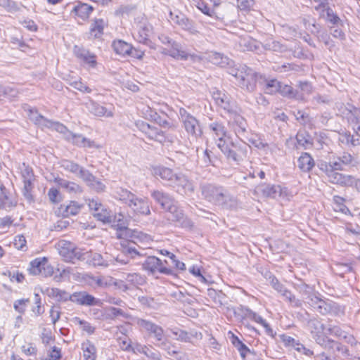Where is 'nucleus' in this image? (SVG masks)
Listing matches in <instances>:
<instances>
[{"mask_svg":"<svg viewBox=\"0 0 360 360\" xmlns=\"http://www.w3.org/2000/svg\"><path fill=\"white\" fill-rule=\"evenodd\" d=\"M210 129L217 147L229 160L240 162L246 157V150L237 147L232 143L221 124L214 122L210 124Z\"/></svg>","mask_w":360,"mask_h":360,"instance_id":"f257e3e1","label":"nucleus"},{"mask_svg":"<svg viewBox=\"0 0 360 360\" xmlns=\"http://www.w3.org/2000/svg\"><path fill=\"white\" fill-rule=\"evenodd\" d=\"M201 191L205 199L222 208L236 209L238 206L237 199L221 187L205 184L201 186Z\"/></svg>","mask_w":360,"mask_h":360,"instance_id":"f03ea898","label":"nucleus"},{"mask_svg":"<svg viewBox=\"0 0 360 360\" xmlns=\"http://www.w3.org/2000/svg\"><path fill=\"white\" fill-rule=\"evenodd\" d=\"M229 74L236 78V84L248 91H253L256 87L257 73L245 65L231 68Z\"/></svg>","mask_w":360,"mask_h":360,"instance_id":"7ed1b4c3","label":"nucleus"},{"mask_svg":"<svg viewBox=\"0 0 360 360\" xmlns=\"http://www.w3.org/2000/svg\"><path fill=\"white\" fill-rule=\"evenodd\" d=\"M262 194L268 198L280 199L283 201H289L293 196L287 188L279 185H266L258 188Z\"/></svg>","mask_w":360,"mask_h":360,"instance_id":"20e7f679","label":"nucleus"},{"mask_svg":"<svg viewBox=\"0 0 360 360\" xmlns=\"http://www.w3.org/2000/svg\"><path fill=\"white\" fill-rule=\"evenodd\" d=\"M56 248L59 254L65 261L73 262L74 259H79L82 257V250L77 248L70 241L61 240L56 244Z\"/></svg>","mask_w":360,"mask_h":360,"instance_id":"39448f33","label":"nucleus"},{"mask_svg":"<svg viewBox=\"0 0 360 360\" xmlns=\"http://www.w3.org/2000/svg\"><path fill=\"white\" fill-rule=\"evenodd\" d=\"M80 260H86V262L94 266H108L110 264H114L115 262H119L122 264H126L129 262L128 259H120V257H116L112 260L108 261L104 259L103 256L97 252H92L91 251L84 252L82 250V257Z\"/></svg>","mask_w":360,"mask_h":360,"instance_id":"423d86ee","label":"nucleus"},{"mask_svg":"<svg viewBox=\"0 0 360 360\" xmlns=\"http://www.w3.org/2000/svg\"><path fill=\"white\" fill-rule=\"evenodd\" d=\"M28 271L30 274L44 276H51L53 273V266L49 263L48 259L45 257H38L30 262Z\"/></svg>","mask_w":360,"mask_h":360,"instance_id":"0eeeda50","label":"nucleus"},{"mask_svg":"<svg viewBox=\"0 0 360 360\" xmlns=\"http://www.w3.org/2000/svg\"><path fill=\"white\" fill-rule=\"evenodd\" d=\"M179 116L188 134L195 136L201 134L200 127L195 117L188 113L184 108L179 109Z\"/></svg>","mask_w":360,"mask_h":360,"instance_id":"6e6552de","label":"nucleus"},{"mask_svg":"<svg viewBox=\"0 0 360 360\" xmlns=\"http://www.w3.org/2000/svg\"><path fill=\"white\" fill-rule=\"evenodd\" d=\"M136 323L141 331L146 332L150 336L155 338L157 341L160 342L163 340L164 330L161 326L143 319H137Z\"/></svg>","mask_w":360,"mask_h":360,"instance_id":"1a4fd4ad","label":"nucleus"},{"mask_svg":"<svg viewBox=\"0 0 360 360\" xmlns=\"http://www.w3.org/2000/svg\"><path fill=\"white\" fill-rule=\"evenodd\" d=\"M88 205L93 212V215L98 220L103 223H110L112 215L111 212L105 208L97 199L89 200Z\"/></svg>","mask_w":360,"mask_h":360,"instance_id":"9d476101","label":"nucleus"},{"mask_svg":"<svg viewBox=\"0 0 360 360\" xmlns=\"http://www.w3.org/2000/svg\"><path fill=\"white\" fill-rule=\"evenodd\" d=\"M165 264H167L166 260L163 262L156 257H148L143 264V268L153 274L157 272L167 275L171 274L172 270L168 269Z\"/></svg>","mask_w":360,"mask_h":360,"instance_id":"9b49d317","label":"nucleus"},{"mask_svg":"<svg viewBox=\"0 0 360 360\" xmlns=\"http://www.w3.org/2000/svg\"><path fill=\"white\" fill-rule=\"evenodd\" d=\"M329 181L332 184H338L342 186H353L356 188V182L359 179L352 175L345 174L337 171L330 170L328 172Z\"/></svg>","mask_w":360,"mask_h":360,"instance_id":"f8f14e48","label":"nucleus"},{"mask_svg":"<svg viewBox=\"0 0 360 360\" xmlns=\"http://www.w3.org/2000/svg\"><path fill=\"white\" fill-rule=\"evenodd\" d=\"M73 54L84 65L94 68L96 65V56L94 53L77 45L73 47Z\"/></svg>","mask_w":360,"mask_h":360,"instance_id":"ddd939ff","label":"nucleus"},{"mask_svg":"<svg viewBox=\"0 0 360 360\" xmlns=\"http://www.w3.org/2000/svg\"><path fill=\"white\" fill-rule=\"evenodd\" d=\"M174 187L176 191L182 195H191L194 192L193 184L184 174H178L175 176Z\"/></svg>","mask_w":360,"mask_h":360,"instance_id":"4468645a","label":"nucleus"},{"mask_svg":"<svg viewBox=\"0 0 360 360\" xmlns=\"http://www.w3.org/2000/svg\"><path fill=\"white\" fill-rule=\"evenodd\" d=\"M308 328L315 341L321 345H326L325 339L326 327L318 319H311L308 322Z\"/></svg>","mask_w":360,"mask_h":360,"instance_id":"2eb2a0df","label":"nucleus"},{"mask_svg":"<svg viewBox=\"0 0 360 360\" xmlns=\"http://www.w3.org/2000/svg\"><path fill=\"white\" fill-rule=\"evenodd\" d=\"M88 110L95 116L104 117L106 118L112 117L114 116L115 108L112 105L107 107L102 105L93 100H89L86 103Z\"/></svg>","mask_w":360,"mask_h":360,"instance_id":"dca6fc26","label":"nucleus"},{"mask_svg":"<svg viewBox=\"0 0 360 360\" xmlns=\"http://www.w3.org/2000/svg\"><path fill=\"white\" fill-rule=\"evenodd\" d=\"M163 54L169 55L174 58L181 60L191 59L193 61L200 60V58L198 55L189 54L181 49L179 44L173 42L171 46V49H164L162 51Z\"/></svg>","mask_w":360,"mask_h":360,"instance_id":"f3484780","label":"nucleus"},{"mask_svg":"<svg viewBox=\"0 0 360 360\" xmlns=\"http://www.w3.org/2000/svg\"><path fill=\"white\" fill-rule=\"evenodd\" d=\"M136 126L149 139L161 141L163 135L162 131L155 124H150L145 122H138Z\"/></svg>","mask_w":360,"mask_h":360,"instance_id":"a211bd4d","label":"nucleus"},{"mask_svg":"<svg viewBox=\"0 0 360 360\" xmlns=\"http://www.w3.org/2000/svg\"><path fill=\"white\" fill-rule=\"evenodd\" d=\"M71 302L79 305L94 306L100 305L101 302L85 291L74 292L71 295Z\"/></svg>","mask_w":360,"mask_h":360,"instance_id":"6ab92c4d","label":"nucleus"},{"mask_svg":"<svg viewBox=\"0 0 360 360\" xmlns=\"http://www.w3.org/2000/svg\"><path fill=\"white\" fill-rule=\"evenodd\" d=\"M229 124L233 128L237 136L245 131L247 127L246 122L238 112L237 108L229 113Z\"/></svg>","mask_w":360,"mask_h":360,"instance_id":"aec40b11","label":"nucleus"},{"mask_svg":"<svg viewBox=\"0 0 360 360\" xmlns=\"http://www.w3.org/2000/svg\"><path fill=\"white\" fill-rule=\"evenodd\" d=\"M62 167L66 171L73 173L82 179H86L89 181L91 178V174L89 171L72 161L67 160H63L62 162Z\"/></svg>","mask_w":360,"mask_h":360,"instance_id":"412c9836","label":"nucleus"},{"mask_svg":"<svg viewBox=\"0 0 360 360\" xmlns=\"http://www.w3.org/2000/svg\"><path fill=\"white\" fill-rule=\"evenodd\" d=\"M271 285L278 292L281 294L288 301H289L293 306L300 307L301 302L296 299L295 297L288 290H286L281 283H279L278 279L275 277H270Z\"/></svg>","mask_w":360,"mask_h":360,"instance_id":"4be33fe9","label":"nucleus"},{"mask_svg":"<svg viewBox=\"0 0 360 360\" xmlns=\"http://www.w3.org/2000/svg\"><path fill=\"white\" fill-rule=\"evenodd\" d=\"M135 213L148 215L150 214L149 203L147 199L134 196L132 202L128 205Z\"/></svg>","mask_w":360,"mask_h":360,"instance_id":"5701e85b","label":"nucleus"},{"mask_svg":"<svg viewBox=\"0 0 360 360\" xmlns=\"http://www.w3.org/2000/svg\"><path fill=\"white\" fill-rule=\"evenodd\" d=\"M198 56L200 58V60L206 59L214 65H219L223 68L230 65L231 63L227 56L217 52L212 51L206 53L205 56Z\"/></svg>","mask_w":360,"mask_h":360,"instance_id":"b1692460","label":"nucleus"},{"mask_svg":"<svg viewBox=\"0 0 360 360\" xmlns=\"http://www.w3.org/2000/svg\"><path fill=\"white\" fill-rule=\"evenodd\" d=\"M151 196L163 209L166 210H167L168 208L174 203L173 198L168 193L162 191H153L151 192Z\"/></svg>","mask_w":360,"mask_h":360,"instance_id":"393cba45","label":"nucleus"},{"mask_svg":"<svg viewBox=\"0 0 360 360\" xmlns=\"http://www.w3.org/2000/svg\"><path fill=\"white\" fill-rule=\"evenodd\" d=\"M67 141L72 143V144L83 148H94L97 147L95 143L82 134H74L72 131L68 134Z\"/></svg>","mask_w":360,"mask_h":360,"instance_id":"a878e982","label":"nucleus"},{"mask_svg":"<svg viewBox=\"0 0 360 360\" xmlns=\"http://www.w3.org/2000/svg\"><path fill=\"white\" fill-rule=\"evenodd\" d=\"M17 204L16 199L9 195L5 187L0 184V208L1 209H11L15 207Z\"/></svg>","mask_w":360,"mask_h":360,"instance_id":"bb28decb","label":"nucleus"},{"mask_svg":"<svg viewBox=\"0 0 360 360\" xmlns=\"http://www.w3.org/2000/svg\"><path fill=\"white\" fill-rule=\"evenodd\" d=\"M153 33V26L148 22H140L136 39L142 44H148V38Z\"/></svg>","mask_w":360,"mask_h":360,"instance_id":"cd10ccee","label":"nucleus"},{"mask_svg":"<svg viewBox=\"0 0 360 360\" xmlns=\"http://www.w3.org/2000/svg\"><path fill=\"white\" fill-rule=\"evenodd\" d=\"M21 176L24 182L25 195L29 198L30 197V190L33 180L32 169L23 164L21 168Z\"/></svg>","mask_w":360,"mask_h":360,"instance_id":"c85d7f7f","label":"nucleus"},{"mask_svg":"<svg viewBox=\"0 0 360 360\" xmlns=\"http://www.w3.org/2000/svg\"><path fill=\"white\" fill-rule=\"evenodd\" d=\"M152 174L155 177H160L162 180L170 181L174 184L175 176L178 174H174L172 170L164 167H155L153 168Z\"/></svg>","mask_w":360,"mask_h":360,"instance_id":"c756f323","label":"nucleus"},{"mask_svg":"<svg viewBox=\"0 0 360 360\" xmlns=\"http://www.w3.org/2000/svg\"><path fill=\"white\" fill-rule=\"evenodd\" d=\"M82 208V205L76 201H71L68 205H61L58 208V214L65 217L76 215Z\"/></svg>","mask_w":360,"mask_h":360,"instance_id":"7c9ffc66","label":"nucleus"},{"mask_svg":"<svg viewBox=\"0 0 360 360\" xmlns=\"http://www.w3.org/2000/svg\"><path fill=\"white\" fill-rule=\"evenodd\" d=\"M238 44L240 49L243 51H257L259 49L261 44L260 42L248 35L240 37L238 41Z\"/></svg>","mask_w":360,"mask_h":360,"instance_id":"2f4dec72","label":"nucleus"},{"mask_svg":"<svg viewBox=\"0 0 360 360\" xmlns=\"http://www.w3.org/2000/svg\"><path fill=\"white\" fill-rule=\"evenodd\" d=\"M167 211L170 214L169 218L174 221L179 222L182 226H190V221L184 217V214L174 203L168 208Z\"/></svg>","mask_w":360,"mask_h":360,"instance_id":"473e14b6","label":"nucleus"},{"mask_svg":"<svg viewBox=\"0 0 360 360\" xmlns=\"http://www.w3.org/2000/svg\"><path fill=\"white\" fill-rule=\"evenodd\" d=\"M93 7L87 4L78 2L73 8L72 12L82 20L87 19L93 11Z\"/></svg>","mask_w":360,"mask_h":360,"instance_id":"72a5a7b5","label":"nucleus"},{"mask_svg":"<svg viewBox=\"0 0 360 360\" xmlns=\"http://www.w3.org/2000/svg\"><path fill=\"white\" fill-rule=\"evenodd\" d=\"M56 182L60 188L64 189L70 193H80L82 191L81 187L76 183L69 181L63 179H56Z\"/></svg>","mask_w":360,"mask_h":360,"instance_id":"f704fd0d","label":"nucleus"},{"mask_svg":"<svg viewBox=\"0 0 360 360\" xmlns=\"http://www.w3.org/2000/svg\"><path fill=\"white\" fill-rule=\"evenodd\" d=\"M309 304L321 314H326L330 311V305L323 300L316 296L310 298Z\"/></svg>","mask_w":360,"mask_h":360,"instance_id":"c9c22d12","label":"nucleus"},{"mask_svg":"<svg viewBox=\"0 0 360 360\" xmlns=\"http://www.w3.org/2000/svg\"><path fill=\"white\" fill-rule=\"evenodd\" d=\"M297 162L299 168L303 172H309L314 166V159L307 153H302Z\"/></svg>","mask_w":360,"mask_h":360,"instance_id":"e433bc0d","label":"nucleus"},{"mask_svg":"<svg viewBox=\"0 0 360 360\" xmlns=\"http://www.w3.org/2000/svg\"><path fill=\"white\" fill-rule=\"evenodd\" d=\"M82 349L84 360H96V349L92 342L86 340L82 344Z\"/></svg>","mask_w":360,"mask_h":360,"instance_id":"4c0bfd02","label":"nucleus"},{"mask_svg":"<svg viewBox=\"0 0 360 360\" xmlns=\"http://www.w3.org/2000/svg\"><path fill=\"white\" fill-rule=\"evenodd\" d=\"M278 93H280L282 96L288 98H295L297 100L301 101H303L304 99L303 96H299V91L297 90L295 91L291 86L284 84L281 82Z\"/></svg>","mask_w":360,"mask_h":360,"instance_id":"58836bf2","label":"nucleus"},{"mask_svg":"<svg viewBox=\"0 0 360 360\" xmlns=\"http://www.w3.org/2000/svg\"><path fill=\"white\" fill-rule=\"evenodd\" d=\"M112 46L115 52L120 56H128L129 51L131 50V44L122 40H115Z\"/></svg>","mask_w":360,"mask_h":360,"instance_id":"ea45409f","label":"nucleus"},{"mask_svg":"<svg viewBox=\"0 0 360 360\" xmlns=\"http://www.w3.org/2000/svg\"><path fill=\"white\" fill-rule=\"evenodd\" d=\"M58 271H60L59 275L56 274L54 277V279L58 282L61 281L63 278L69 280L73 278L76 281L80 278V274L75 273L74 269L71 268L63 269L62 271L58 269Z\"/></svg>","mask_w":360,"mask_h":360,"instance_id":"a19ab883","label":"nucleus"},{"mask_svg":"<svg viewBox=\"0 0 360 360\" xmlns=\"http://www.w3.org/2000/svg\"><path fill=\"white\" fill-rule=\"evenodd\" d=\"M263 46L267 49L275 52L283 53L286 47L280 41L274 39H267L263 43Z\"/></svg>","mask_w":360,"mask_h":360,"instance_id":"79ce46f5","label":"nucleus"},{"mask_svg":"<svg viewBox=\"0 0 360 360\" xmlns=\"http://www.w3.org/2000/svg\"><path fill=\"white\" fill-rule=\"evenodd\" d=\"M88 283L94 288L106 287L110 285L112 282V278L102 276L94 277L88 276Z\"/></svg>","mask_w":360,"mask_h":360,"instance_id":"37998d69","label":"nucleus"},{"mask_svg":"<svg viewBox=\"0 0 360 360\" xmlns=\"http://www.w3.org/2000/svg\"><path fill=\"white\" fill-rule=\"evenodd\" d=\"M326 335L325 339L326 340V343L330 342V341L328 339V335H334L335 337L340 338H347V333L344 332L340 327L336 326L328 325L326 327Z\"/></svg>","mask_w":360,"mask_h":360,"instance_id":"c03bdc74","label":"nucleus"},{"mask_svg":"<svg viewBox=\"0 0 360 360\" xmlns=\"http://www.w3.org/2000/svg\"><path fill=\"white\" fill-rule=\"evenodd\" d=\"M105 26V22L102 19L96 20L94 23L91 25V27L90 30V36L92 38H98L100 37L103 32V28Z\"/></svg>","mask_w":360,"mask_h":360,"instance_id":"a18cd8bd","label":"nucleus"},{"mask_svg":"<svg viewBox=\"0 0 360 360\" xmlns=\"http://www.w3.org/2000/svg\"><path fill=\"white\" fill-rule=\"evenodd\" d=\"M134 196L135 195L131 191L122 188L117 191L115 195V198L117 199L124 202L127 205H129V203L132 202Z\"/></svg>","mask_w":360,"mask_h":360,"instance_id":"49530a36","label":"nucleus"},{"mask_svg":"<svg viewBox=\"0 0 360 360\" xmlns=\"http://www.w3.org/2000/svg\"><path fill=\"white\" fill-rule=\"evenodd\" d=\"M49 296L53 297L58 302L71 301V295L59 288H52L49 291Z\"/></svg>","mask_w":360,"mask_h":360,"instance_id":"de8ad7c7","label":"nucleus"},{"mask_svg":"<svg viewBox=\"0 0 360 360\" xmlns=\"http://www.w3.org/2000/svg\"><path fill=\"white\" fill-rule=\"evenodd\" d=\"M345 199L340 196H334L333 200V208L334 211L342 212L345 214H350L349 210L345 205Z\"/></svg>","mask_w":360,"mask_h":360,"instance_id":"09e8293b","label":"nucleus"},{"mask_svg":"<svg viewBox=\"0 0 360 360\" xmlns=\"http://www.w3.org/2000/svg\"><path fill=\"white\" fill-rule=\"evenodd\" d=\"M170 18L174 23L179 25L184 30H189L192 28L190 21L182 15H174L170 13Z\"/></svg>","mask_w":360,"mask_h":360,"instance_id":"8fccbe9b","label":"nucleus"},{"mask_svg":"<svg viewBox=\"0 0 360 360\" xmlns=\"http://www.w3.org/2000/svg\"><path fill=\"white\" fill-rule=\"evenodd\" d=\"M348 120L354 124V130L360 136V109L354 107Z\"/></svg>","mask_w":360,"mask_h":360,"instance_id":"3c124183","label":"nucleus"},{"mask_svg":"<svg viewBox=\"0 0 360 360\" xmlns=\"http://www.w3.org/2000/svg\"><path fill=\"white\" fill-rule=\"evenodd\" d=\"M45 127L52 129L56 130V131L63 134L64 138L65 139H67V138L68 136V134L71 132L63 124L58 122H53V121L49 120L46 122Z\"/></svg>","mask_w":360,"mask_h":360,"instance_id":"603ef678","label":"nucleus"},{"mask_svg":"<svg viewBox=\"0 0 360 360\" xmlns=\"http://www.w3.org/2000/svg\"><path fill=\"white\" fill-rule=\"evenodd\" d=\"M217 104L226 110L229 114L237 108L235 103L231 101L226 94H225L224 97L217 103Z\"/></svg>","mask_w":360,"mask_h":360,"instance_id":"864d4df0","label":"nucleus"},{"mask_svg":"<svg viewBox=\"0 0 360 360\" xmlns=\"http://www.w3.org/2000/svg\"><path fill=\"white\" fill-rule=\"evenodd\" d=\"M134 243L135 242H124V243H121L122 252L129 255L131 258H134L136 255H141L142 254L136 249Z\"/></svg>","mask_w":360,"mask_h":360,"instance_id":"5fc2aeb1","label":"nucleus"},{"mask_svg":"<svg viewBox=\"0 0 360 360\" xmlns=\"http://www.w3.org/2000/svg\"><path fill=\"white\" fill-rule=\"evenodd\" d=\"M72 322L76 325L79 326L81 329L87 333L88 334H92L94 332L95 328L87 321L81 320L78 317H74L72 319Z\"/></svg>","mask_w":360,"mask_h":360,"instance_id":"6e6d98bb","label":"nucleus"},{"mask_svg":"<svg viewBox=\"0 0 360 360\" xmlns=\"http://www.w3.org/2000/svg\"><path fill=\"white\" fill-rule=\"evenodd\" d=\"M30 119L33 121L36 124L45 127L48 121L44 117L38 113L37 110H30L29 113Z\"/></svg>","mask_w":360,"mask_h":360,"instance_id":"4d7b16f0","label":"nucleus"},{"mask_svg":"<svg viewBox=\"0 0 360 360\" xmlns=\"http://www.w3.org/2000/svg\"><path fill=\"white\" fill-rule=\"evenodd\" d=\"M86 184L91 187L92 189L95 190L97 192H102L105 190V186L103 182L100 180L96 179L92 174L91 179H82Z\"/></svg>","mask_w":360,"mask_h":360,"instance_id":"13d9d810","label":"nucleus"},{"mask_svg":"<svg viewBox=\"0 0 360 360\" xmlns=\"http://www.w3.org/2000/svg\"><path fill=\"white\" fill-rule=\"evenodd\" d=\"M281 34L288 39H294L298 37L300 33L297 30L296 28L289 25H283L281 29Z\"/></svg>","mask_w":360,"mask_h":360,"instance_id":"bf43d9fd","label":"nucleus"},{"mask_svg":"<svg viewBox=\"0 0 360 360\" xmlns=\"http://www.w3.org/2000/svg\"><path fill=\"white\" fill-rule=\"evenodd\" d=\"M125 279L133 285H143L145 283L144 277L136 273L128 274Z\"/></svg>","mask_w":360,"mask_h":360,"instance_id":"052dcab7","label":"nucleus"},{"mask_svg":"<svg viewBox=\"0 0 360 360\" xmlns=\"http://www.w3.org/2000/svg\"><path fill=\"white\" fill-rule=\"evenodd\" d=\"M279 86L280 82L278 81L276 79H271L267 81L265 85L264 91L266 94H273L278 92Z\"/></svg>","mask_w":360,"mask_h":360,"instance_id":"680f3d73","label":"nucleus"},{"mask_svg":"<svg viewBox=\"0 0 360 360\" xmlns=\"http://www.w3.org/2000/svg\"><path fill=\"white\" fill-rule=\"evenodd\" d=\"M336 108H338L339 113L342 116L346 117L348 119L349 116L351 115L354 106L349 103H347V105L344 103H338L336 105Z\"/></svg>","mask_w":360,"mask_h":360,"instance_id":"e2e57ef3","label":"nucleus"},{"mask_svg":"<svg viewBox=\"0 0 360 360\" xmlns=\"http://www.w3.org/2000/svg\"><path fill=\"white\" fill-rule=\"evenodd\" d=\"M245 315L248 318L253 320L254 321L261 324L263 327L268 328L269 325L265 320H264L259 315L250 309H247Z\"/></svg>","mask_w":360,"mask_h":360,"instance_id":"0e129e2a","label":"nucleus"},{"mask_svg":"<svg viewBox=\"0 0 360 360\" xmlns=\"http://www.w3.org/2000/svg\"><path fill=\"white\" fill-rule=\"evenodd\" d=\"M339 140L343 143H351L352 146H357L360 144L359 139H354L349 133L343 132L340 134Z\"/></svg>","mask_w":360,"mask_h":360,"instance_id":"69168bd1","label":"nucleus"},{"mask_svg":"<svg viewBox=\"0 0 360 360\" xmlns=\"http://www.w3.org/2000/svg\"><path fill=\"white\" fill-rule=\"evenodd\" d=\"M299 89L300 90V92H299V96H303V100H304L307 96L310 95L313 91L311 84L307 82H300Z\"/></svg>","mask_w":360,"mask_h":360,"instance_id":"338daca9","label":"nucleus"},{"mask_svg":"<svg viewBox=\"0 0 360 360\" xmlns=\"http://www.w3.org/2000/svg\"><path fill=\"white\" fill-rule=\"evenodd\" d=\"M70 85L72 86L73 88L80 91L83 93H91V89L86 86L85 84L82 82L81 80H75L70 82Z\"/></svg>","mask_w":360,"mask_h":360,"instance_id":"774afa93","label":"nucleus"}]
</instances>
